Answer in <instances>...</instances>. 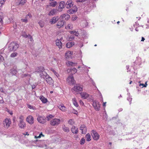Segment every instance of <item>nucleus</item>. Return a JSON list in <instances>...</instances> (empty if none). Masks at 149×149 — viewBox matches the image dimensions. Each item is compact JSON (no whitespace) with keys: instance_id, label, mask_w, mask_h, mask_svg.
I'll return each mask as SVG.
<instances>
[{"instance_id":"30","label":"nucleus","mask_w":149,"mask_h":149,"mask_svg":"<svg viewBox=\"0 0 149 149\" xmlns=\"http://www.w3.org/2000/svg\"><path fill=\"white\" fill-rule=\"evenodd\" d=\"M40 98L43 103H46L48 102L47 99L43 96H40Z\"/></svg>"},{"instance_id":"15","label":"nucleus","mask_w":149,"mask_h":149,"mask_svg":"<svg viewBox=\"0 0 149 149\" xmlns=\"http://www.w3.org/2000/svg\"><path fill=\"white\" fill-rule=\"evenodd\" d=\"M73 3L72 0H68L65 4L66 7L67 8H70L73 6Z\"/></svg>"},{"instance_id":"63","label":"nucleus","mask_w":149,"mask_h":149,"mask_svg":"<svg viewBox=\"0 0 149 149\" xmlns=\"http://www.w3.org/2000/svg\"><path fill=\"white\" fill-rule=\"evenodd\" d=\"M104 117L106 119H107V114L106 113H105V114L104 115Z\"/></svg>"},{"instance_id":"10","label":"nucleus","mask_w":149,"mask_h":149,"mask_svg":"<svg viewBox=\"0 0 149 149\" xmlns=\"http://www.w3.org/2000/svg\"><path fill=\"white\" fill-rule=\"evenodd\" d=\"M70 18V15L67 13H64L62 14L60 17L61 19L62 20H68Z\"/></svg>"},{"instance_id":"9","label":"nucleus","mask_w":149,"mask_h":149,"mask_svg":"<svg viewBox=\"0 0 149 149\" xmlns=\"http://www.w3.org/2000/svg\"><path fill=\"white\" fill-rule=\"evenodd\" d=\"M65 3L64 1H60L59 3V6L57 10L59 12H61L63 9L65 8Z\"/></svg>"},{"instance_id":"54","label":"nucleus","mask_w":149,"mask_h":149,"mask_svg":"<svg viewBox=\"0 0 149 149\" xmlns=\"http://www.w3.org/2000/svg\"><path fill=\"white\" fill-rule=\"evenodd\" d=\"M74 38V36H71L69 37V40L70 41L73 40Z\"/></svg>"},{"instance_id":"14","label":"nucleus","mask_w":149,"mask_h":149,"mask_svg":"<svg viewBox=\"0 0 149 149\" xmlns=\"http://www.w3.org/2000/svg\"><path fill=\"white\" fill-rule=\"evenodd\" d=\"M47 142V141L46 140H41L39 141L40 144L38 145V146L40 148H43L47 146V145L46 143Z\"/></svg>"},{"instance_id":"4","label":"nucleus","mask_w":149,"mask_h":149,"mask_svg":"<svg viewBox=\"0 0 149 149\" xmlns=\"http://www.w3.org/2000/svg\"><path fill=\"white\" fill-rule=\"evenodd\" d=\"M83 91V86L79 85H76L72 89V92L74 93H77Z\"/></svg>"},{"instance_id":"23","label":"nucleus","mask_w":149,"mask_h":149,"mask_svg":"<svg viewBox=\"0 0 149 149\" xmlns=\"http://www.w3.org/2000/svg\"><path fill=\"white\" fill-rule=\"evenodd\" d=\"M58 10L56 9H54L51 10L49 12L48 15L49 16H52L56 14Z\"/></svg>"},{"instance_id":"33","label":"nucleus","mask_w":149,"mask_h":149,"mask_svg":"<svg viewBox=\"0 0 149 149\" xmlns=\"http://www.w3.org/2000/svg\"><path fill=\"white\" fill-rule=\"evenodd\" d=\"M73 28V25L71 23L68 24L66 26L65 28L67 29H72Z\"/></svg>"},{"instance_id":"41","label":"nucleus","mask_w":149,"mask_h":149,"mask_svg":"<svg viewBox=\"0 0 149 149\" xmlns=\"http://www.w3.org/2000/svg\"><path fill=\"white\" fill-rule=\"evenodd\" d=\"M51 70L54 73L56 76L59 79V75L58 73L56 72L53 69H52Z\"/></svg>"},{"instance_id":"25","label":"nucleus","mask_w":149,"mask_h":149,"mask_svg":"<svg viewBox=\"0 0 149 149\" xmlns=\"http://www.w3.org/2000/svg\"><path fill=\"white\" fill-rule=\"evenodd\" d=\"M58 108L60 110L63 112L66 111L67 109L64 106L63 104H61L58 107Z\"/></svg>"},{"instance_id":"50","label":"nucleus","mask_w":149,"mask_h":149,"mask_svg":"<svg viewBox=\"0 0 149 149\" xmlns=\"http://www.w3.org/2000/svg\"><path fill=\"white\" fill-rule=\"evenodd\" d=\"M3 56L4 54H3L2 55L0 54V62H2L3 61Z\"/></svg>"},{"instance_id":"24","label":"nucleus","mask_w":149,"mask_h":149,"mask_svg":"<svg viewBox=\"0 0 149 149\" xmlns=\"http://www.w3.org/2000/svg\"><path fill=\"white\" fill-rule=\"evenodd\" d=\"M74 44V42H68L66 45V47L67 48H69L73 46Z\"/></svg>"},{"instance_id":"27","label":"nucleus","mask_w":149,"mask_h":149,"mask_svg":"<svg viewBox=\"0 0 149 149\" xmlns=\"http://www.w3.org/2000/svg\"><path fill=\"white\" fill-rule=\"evenodd\" d=\"M77 64V63H74L71 61H68L66 63V65L68 66H76Z\"/></svg>"},{"instance_id":"31","label":"nucleus","mask_w":149,"mask_h":149,"mask_svg":"<svg viewBox=\"0 0 149 149\" xmlns=\"http://www.w3.org/2000/svg\"><path fill=\"white\" fill-rule=\"evenodd\" d=\"M56 45L58 46L59 49L62 48V43L61 41L59 40H57L56 41Z\"/></svg>"},{"instance_id":"40","label":"nucleus","mask_w":149,"mask_h":149,"mask_svg":"<svg viewBox=\"0 0 149 149\" xmlns=\"http://www.w3.org/2000/svg\"><path fill=\"white\" fill-rule=\"evenodd\" d=\"M70 33L71 34H73L75 35L76 36H78L79 35V33H78L77 31H70Z\"/></svg>"},{"instance_id":"11","label":"nucleus","mask_w":149,"mask_h":149,"mask_svg":"<svg viewBox=\"0 0 149 149\" xmlns=\"http://www.w3.org/2000/svg\"><path fill=\"white\" fill-rule=\"evenodd\" d=\"M93 106L95 109L97 111L99 110L100 109V105L99 103L96 100L93 101Z\"/></svg>"},{"instance_id":"59","label":"nucleus","mask_w":149,"mask_h":149,"mask_svg":"<svg viewBox=\"0 0 149 149\" xmlns=\"http://www.w3.org/2000/svg\"><path fill=\"white\" fill-rule=\"evenodd\" d=\"M139 24L137 22H136L135 24L134 25V27H137L139 26Z\"/></svg>"},{"instance_id":"3","label":"nucleus","mask_w":149,"mask_h":149,"mask_svg":"<svg viewBox=\"0 0 149 149\" xmlns=\"http://www.w3.org/2000/svg\"><path fill=\"white\" fill-rule=\"evenodd\" d=\"M19 47V45L15 42H12L9 45L8 49L10 51H15Z\"/></svg>"},{"instance_id":"12","label":"nucleus","mask_w":149,"mask_h":149,"mask_svg":"<svg viewBox=\"0 0 149 149\" xmlns=\"http://www.w3.org/2000/svg\"><path fill=\"white\" fill-rule=\"evenodd\" d=\"M26 121L30 124H33L34 122L33 117L31 115L29 116L26 118Z\"/></svg>"},{"instance_id":"37","label":"nucleus","mask_w":149,"mask_h":149,"mask_svg":"<svg viewBox=\"0 0 149 149\" xmlns=\"http://www.w3.org/2000/svg\"><path fill=\"white\" fill-rule=\"evenodd\" d=\"M82 24H84V25H82L83 27H86L88 25V23L87 22V21L86 20H82L81 22Z\"/></svg>"},{"instance_id":"46","label":"nucleus","mask_w":149,"mask_h":149,"mask_svg":"<svg viewBox=\"0 0 149 149\" xmlns=\"http://www.w3.org/2000/svg\"><path fill=\"white\" fill-rule=\"evenodd\" d=\"M54 117V116L52 115H49V116H47L46 118L48 120H49L51 118H52Z\"/></svg>"},{"instance_id":"34","label":"nucleus","mask_w":149,"mask_h":149,"mask_svg":"<svg viewBox=\"0 0 149 149\" xmlns=\"http://www.w3.org/2000/svg\"><path fill=\"white\" fill-rule=\"evenodd\" d=\"M72 102L74 105L76 107H77L79 106V105L77 102L75 98H74L72 99Z\"/></svg>"},{"instance_id":"57","label":"nucleus","mask_w":149,"mask_h":149,"mask_svg":"<svg viewBox=\"0 0 149 149\" xmlns=\"http://www.w3.org/2000/svg\"><path fill=\"white\" fill-rule=\"evenodd\" d=\"M88 0H77V2L83 3L87 1Z\"/></svg>"},{"instance_id":"20","label":"nucleus","mask_w":149,"mask_h":149,"mask_svg":"<svg viewBox=\"0 0 149 149\" xmlns=\"http://www.w3.org/2000/svg\"><path fill=\"white\" fill-rule=\"evenodd\" d=\"M80 129L82 131V134L86 133L87 129L85 125H81L80 127Z\"/></svg>"},{"instance_id":"16","label":"nucleus","mask_w":149,"mask_h":149,"mask_svg":"<svg viewBox=\"0 0 149 149\" xmlns=\"http://www.w3.org/2000/svg\"><path fill=\"white\" fill-rule=\"evenodd\" d=\"M80 95L81 98L83 99H86L91 97L86 92L81 93Z\"/></svg>"},{"instance_id":"64","label":"nucleus","mask_w":149,"mask_h":149,"mask_svg":"<svg viewBox=\"0 0 149 149\" xmlns=\"http://www.w3.org/2000/svg\"><path fill=\"white\" fill-rule=\"evenodd\" d=\"M90 79H91V81H92V84H93V85L94 86H95V83L93 81V80L92 79H91V78H90Z\"/></svg>"},{"instance_id":"60","label":"nucleus","mask_w":149,"mask_h":149,"mask_svg":"<svg viewBox=\"0 0 149 149\" xmlns=\"http://www.w3.org/2000/svg\"><path fill=\"white\" fill-rule=\"evenodd\" d=\"M79 46L80 47H82L83 46V43L82 42H79V43L78 44Z\"/></svg>"},{"instance_id":"36","label":"nucleus","mask_w":149,"mask_h":149,"mask_svg":"<svg viewBox=\"0 0 149 149\" xmlns=\"http://www.w3.org/2000/svg\"><path fill=\"white\" fill-rule=\"evenodd\" d=\"M10 73L12 75H14L17 73V71L15 69H12L10 70Z\"/></svg>"},{"instance_id":"44","label":"nucleus","mask_w":149,"mask_h":149,"mask_svg":"<svg viewBox=\"0 0 149 149\" xmlns=\"http://www.w3.org/2000/svg\"><path fill=\"white\" fill-rule=\"evenodd\" d=\"M63 130L67 132H68L69 131V128L68 127H66L65 126L63 127Z\"/></svg>"},{"instance_id":"62","label":"nucleus","mask_w":149,"mask_h":149,"mask_svg":"<svg viewBox=\"0 0 149 149\" xmlns=\"http://www.w3.org/2000/svg\"><path fill=\"white\" fill-rule=\"evenodd\" d=\"M140 86H142V87H146V86H145V85H144L143 84H140L139 85Z\"/></svg>"},{"instance_id":"32","label":"nucleus","mask_w":149,"mask_h":149,"mask_svg":"<svg viewBox=\"0 0 149 149\" xmlns=\"http://www.w3.org/2000/svg\"><path fill=\"white\" fill-rule=\"evenodd\" d=\"M57 4V2L56 1H52L48 5H47V6H51L53 7H54Z\"/></svg>"},{"instance_id":"42","label":"nucleus","mask_w":149,"mask_h":149,"mask_svg":"<svg viewBox=\"0 0 149 149\" xmlns=\"http://www.w3.org/2000/svg\"><path fill=\"white\" fill-rule=\"evenodd\" d=\"M26 2V0H21L20 1L19 4L22 6L24 5Z\"/></svg>"},{"instance_id":"48","label":"nucleus","mask_w":149,"mask_h":149,"mask_svg":"<svg viewBox=\"0 0 149 149\" xmlns=\"http://www.w3.org/2000/svg\"><path fill=\"white\" fill-rule=\"evenodd\" d=\"M27 105L28 108L30 109L34 110L35 109L34 107L30 104H27Z\"/></svg>"},{"instance_id":"13","label":"nucleus","mask_w":149,"mask_h":149,"mask_svg":"<svg viewBox=\"0 0 149 149\" xmlns=\"http://www.w3.org/2000/svg\"><path fill=\"white\" fill-rule=\"evenodd\" d=\"M67 81L69 83L72 84H74L75 83V80L72 75L68 77L67 78Z\"/></svg>"},{"instance_id":"1","label":"nucleus","mask_w":149,"mask_h":149,"mask_svg":"<svg viewBox=\"0 0 149 149\" xmlns=\"http://www.w3.org/2000/svg\"><path fill=\"white\" fill-rule=\"evenodd\" d=\"M19 120L18 124L19 127L21 129H24L26 127V123L24 121V116L21 115L19 116Z\"/></svg>"},{"instance_id":"26","label":"nucleus","mask_w":149,"mask_h":149,"mask_svg":"<svg viewBox=\"0 0 149 149\" xmlns=\"http://www.w3.org/2000/svg\"><path fill=\"white\" fill-rule=\"evenodd\" d=\"M89 6L90 8L89 10H88L87 9V8H87V10H88V12L90 11L91 10L96 7V5L95 4V3H90Z\"/></svg>"},{"instance_id":"39","label":"nucleus","mask_w":149,"mask_h":149,"mask_svg":"<svg viewBox=\"0 0 149 149\" xmlns=\"http://www.w3.org/2000/svg\"><path fill=\"white\" fill-rule=\"evenodd\" d=\"M91 137V135L89 134L88 133L86 135V139L87 141H90Z\"/></svg>"},{"instance_id":"7","label":"nucleus","mask_w":149,"mask_h":149,"mask_svg":"<svg viewBox=\"0 0 149 149\" xmlns=\"http://www.w3.org/2000/svg\"><path fill=\"white\" fill-rule=\"evenodd\" d=\"M60 123V119L56 118L52 119L50 122V124L53 126H56L58 125Z\"/></svg>"},{"instance_id":"6","label":"nucleus","mask_w":149,"mask_h":149,"mask_svg":"<svg viewBox=\"0 0 149 149\" xmlns=\"http://www.w3.org/2000/svg\"><path fill=\"white\" fill-rule=\"evenodd\" d=\"M37 120L38 122L42 124H44L46 122V118L43 116L38 115Z\"/></svg>"},{"instance_id":"47","label":"nucleus","mask_w":149,"mask_h":149,"mask_svg":"<svg viewBox=\"0 0 149 149\" xmlns=\"http://www.w3.org/2000/svg\"><path fill=\"white\" fill-rule=\"evenodd\" d=\"M44 136V135L42 134V133H40L38 136H35V138L36 139H37V138H40L41 136Z\"/></svg>"},{"instance_id":"22","label":"nucleus","mask_w":149,"mask_h":149,"mask_svg":"<svg viewBox=\"0 0 149 149\" xmlns=\"http://www.w3.org/2000/svg\"><path fill=\"white\" fill-rule=\"evenodd\" d=\"M78 128L76 126H73L71 129L72 132L74 134H77L78 132Z\"/></svg>"},{"instance_id":"49","label":"nucleus","mask_w":149,"mask_h":149,"mask_svg":"<svg viewBox=\"0 0 149 149\" xmlns=\"http://www.w3.org/2000/svg\"><path fill=\"white\" fill-rule=\"evenodd\" d=\"M68 123L70 125H73L74 123V122L72 120L70 119L68 121Z\"/></svg>"},{"instance_id":"43","label":"nucleus","mask_w":149,"mask_h":149,"mask_svg":"<svg viewBox=\"0 0 149 149\" xmlns=\"http://www.w3.org/2000/svg\"><path fill=\"white\" fill-rule=\"evenodd\" d=\"M38 24L41 28L43 27L44 26V22L42 21H40L38 22Z\"/></svg>"},{"instance_id":"55","label":"nucleus","mask_w":149,"mask_h":149,"mask_svg":"<svg viewBox=\"0 0 149 149\" xmlns=\"http://www.w3.org/2000/svg\"><path fill=\"white\" fill-rule=\"evenodd\" d=\"M5 2L3 0H0V6H2L4 5Z\"/></svg>"},{"instance_id":"2","label":"nucleus","mask_w":149,"mask_h":149,"mask_svg":"<svg viewBox=\"0 0 149 149\" xmlns=\"http://www.w3.org/2000/svg\"><path fill=\"white\" fill-rule=\"evenodd\" d=\"M37 72L39 74L40 77L42 78L45 79L46 76L48 75L47 73L44 71V68L43 67H39Z\"/></svg>"},{"instance_id":"18","label":"nucleus","mask_w":149,"mask_h":149,"mask_svg":"<svg viewBox=\"0 0 149 149\" xmlns=\"http://www.w3.org/2000/svg\"><path fill=\"white\" fill-rule=\"evenodd\" d=\"M46 80L47 82L50 85H52L53 83V81L52 78L50 77L49 75L46 76L45 77Z\"/></svg>"},{"instance_id":"51","label":"nucleus","mask_w":149,"mask_h":149,"mask_svg":"<svg viewBox=\"0 0 149 149\" xmlns=\"http://www.w3.org/2000/svg\"><path fill=\"white\" fill-rule=\"evenodd\" d=\"M127 100L129 102L130 104H131V101L132 100V98L130 96H129V97L127 98Z\"/></svg>"},{"instance_id":"45","label":"nucleus","mask_w":149,"mask_h":149,"mask_svg":"<svg viewBox=\"0 0 149 149\" xmlns=\"http://www.w3.org/2000/svg\"><path fill=\"white\" fill-rule=\"evenodd\" d=\"M17 53L16 52H14L12 53L10 56L11 57H14L17 56Z\"/></svg>"},{"instance_id":"35","label":"nucleus","mask_w":149,"mask_h":149,"mask_svg":"<svg viewBox=\"0 0 149 149\" xmlns=\"http://www.w3.org/2000/svg\"><path fill=\"white\" fill-rule=\"evenodd\" d=\"M3 14L2 12H0V22L2 24L3 23Z\"/></svg>"},{"instance_id":"21","label":"nucleus","mask_w":149,"mask_h":149,"mask_svg":"<svg viewBox=\"0 0 149 149\" xmlns=\"http://www.w3.org/2000/svg\"><path fill=\"white\" fill-rule=\"evenodd\" d=\"M65 23L64 22L63 20H60L58 21L56 25L58 28H60L62 27Z\"/></svg>"},{"instance_id":"53","label":"nucleus","mask_w":149,"mask_h":149,"mask_svg":"<svg viewBox=\"0 0 149 149\" xmlns=\"http://www.w3.org/2000/svg\"><path fill=\"white\" fill-rule=\"evenodd\" d=\"M85 141V139L83 138H82L81 139V140L80 141V144H81V145L83 144L84 143Z\"/></svg>"},{"instance_id":"58","label":"nucleus","mask_w":149,"mask_h":149,"mask_svg":"<svg viewBox=\"0 0 149 149\" xmlns=\"http://www.w3.org/2000/svg\"><path fill=\"white\" fill-rule=\"evenodd\" d=\"M82 66H83L82 67L81 66H79L78 67V69H79L81 68H86V66L84 65V64H82Z\"/></svg>"},{"instance_id":"19","label":"nucleus","mask_w":149,"mask_h":149,"mask_svg":"<svg viewBox=\"0 0 149 149\" xmlns=\"http://www.w3.org/2000/svg\"><path fill=\"white\" fill-rule=\"evenodd\" d=\"M59 19V17L58 16H55L52 17L50 20L49 22L51 24H54Z\"/></svg>"},{"instance_id":"17","label":"nucleus","mask_w":149,"mask_h":149,"mask_svg":"<svg viewBox=\"0 0 149 149\" xmlns=\"http://www.w3.org/2000/svg\"><path fill=\"white\" fill-rule=\"evenodd\" d=\"M31 17V15L30 13H29L28 15H27L24 19H22L21 21L22 22L25 23H27L28 22V19L30 18Z\"/></svg>"},{"instance_id":"5","label":"nucleus","mask_w":149,"mask_h":149,"mask_svg":"<svg viewBox=\"0 0 149 149\" xmlns=\"http://www.w3.org/2000/svg\"><path fill=\"white\" fill-rule=\"evenodd\" d=\"M11 122L10 118H6L3 122V125L5 128H8L10 126Z\"/></svg>"},{"instance_id":"61","label":"nucleus","mask_w":149,"mask_h":149,"mask_svg":"<svg viewBox=\"0 0 149 149\" xmlns=\"http://www.w3.org/2000/svg\"><path fill=\"white\" fill-rule=\"evenodd\" d=\"M22 36L24 37L25 38H27L28 37V35H27L26 33H24V34H23Z\"/></svg>"},{"instance_id":"8","label":"nucleus","mask_w":149,"mask_h":149,"mask_svg":"<svg viewBox=\"0 0 149 149\" xmlns=\"http://www.w3.org/2000/svg\"><path fill=\"white\" fill-rule=\"evenodd\" d=\"M91 134L94 140H97L99 139L100 135L95 131L92 130L91 131Z\"/></svg>"},{"instance_id":"56","label":"nucleus","mask_w":149,"mask_h":149,"mask_svg":"<svg viewBox=\"0 0 149 149\" xmlns=\"http://www.w3.org/2000/svg\"><path fill=\"white\" fill-rule=\"evenodd\" d=\"M8 19L9 21V22L10 23H12V22H13L14 20H13V17H10V18H8Z\"/></svg>"},{"instance_id":"28","label":"nucleus","mask_w":149,"mask_h":149,"mask_svg":"<svg viewBox=\"0 0 149 149\" xmlns=\"http://www.w3.org/2000/svg\"><path fill=\"white\" fill-rule=\"evenodd\" d=\"M77 8H76L75 9H71L68 10L67 13L69 14H73L77 12Z\"/></svg>"},{"instance_id":"38","label":"nucleus","mask_w":149,"mask_h":149,"mask_svg":"<svg viewBox=\"0 0 149 149\" xmlns=\"http://www.w3.org/2000/svg\"><path fill=\"white\" fill-rule=\"evenodd\" d=\"M70 72L72 74H74L77 71V69L75 68H71L70 70Z\"/></svg>"},{"instance_id":"52","label":"nucleus","mask_w":149,"mask_h":149,"mask_svg":"<svg viewBox=\"0 0 149 149\" xmlns=\"http://www.w3.org/2000/svg\"><path fill=\"white\" fill-rule=\"evenodd\" d=\"M22 77H30V75L28 74H22Z\"/></svg>"},{"instance_id":"29","label":"nucleus","mask_w":149,"mask_h":149,"mask_svg":"<svg viewBox=\"0 0 149 149\" xmlns=\"http://www.w3.org/2000/svg\"><path fill=\"white\" fill-rule=\"evenodd\" d=\"M73 52H71L70 51H68L66 52L65 54V57L66 58H69L70 57L71 55L72 54Z\"/></svg>"}]
</instances>
